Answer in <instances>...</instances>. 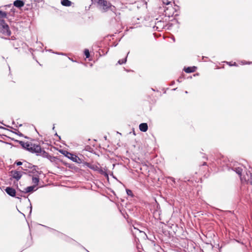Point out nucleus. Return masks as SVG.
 <instances>
[{
	"label": "nucleus",
	"mask_w": 252,
	"mask_h": 252,
	"mask_svg": "<svg viewBox=\"0 0 252 252\" xmlns=\"http://www.w3.org/2000/svg\"><path fill=\"white\" fill-rule=\"evenodd\" d=\"M60 152L64 155L65 157L71 159L73 161H77V159H79L78 157L71 153L65 151H61Z\"/></svg>",
	"instance_id": "nucleus-3"
},
{
	"label": "nucleus",
	"mask_w": 252,
	"mask_h": 252,
	"mask_svg": "<svg viewBox=\"0 0 252 252\" xmlns=\"http://www.w3.org/2000/svg\"><path fill=\"white\" fill-rule=\"evenodd\" d=\"M0 30L1 32L5 35L9 36L11 34L8 26L3 20H0Z\"/></svg>",
	"instance_id": "nucleus-2"
},
{
	"label": "nucleus",
	"mask_w": 252,
	"mask_h": 252,
	"mask_svg": "<svg viewBox=\"0 0 252 252\" xmlns=\"http://www.w3.org/2000/svg\"><path fill=\"white\" fill-rule=\"evenodd\" d=\"M19 143L20 144V145L24 148L28 150V151H30V148L31 147V145H32V143H30V142H24V141H20L19 142Z\"/></svg>",
	"instance_id": "nucleus-6"
},
{
	"label": "nucleus",
	"mask_w": 252,
	"mask_h": 252,
	"mask_svg": "<svg viewBox=\"0 0 252 252\" xmlns=\"http://www.w3.org/2000/svg\"><path fill=\"white\" fill-rule=\"evenodd\" d=\"M12 177L16 179L17 180H19L22 175V173L19 171H12L11 172Z\"/></svg>",
	"instance_id": "nucleus-5"
},
{
	"label": "nucleus",
	"mask_w": 252,
	"mask_h": 252,
	"mask_svg": "<svg viewBox=\"0 0 252 252\" xmlns=\"http://www.w3.org/2000/svg\"><path fill=\"white\" fill-rule=\"evenodd\" d=\"M61 3L62 5L66 6H70L71 4V2L69 0H63L61 1Z\"/></svg>",
	"instance_id": "nucleus-12"
},
{
	"label": "nucleus",
	"mask_w": 252,
	"mask_h": 252,
	"mask_svg": "<svg viewBox=\"0 0 252 252\" xmlns=\"http://www.w3.org/2000/svg\"><path fill=\"white\" fill-rule=\"evenodd\" d=\"M0 16L2 17H5L6 16V13L5 12L0 10Z\"/></svg>",
	"instance_id": "nucleus-19"
},
{
	"label": "nucleus",
	"mask_w": 252,
	"mask_h": 252,
	"mask_svg": "<svg viewBox=\"0 0 252 252\" xmlns=\"http://www.w3.org/2000/svg\"><path fill=\"white\" fill-rule=\"evenodd\" d=\"M230 65H232L230 63H228Z\"/></svg>",
	"instance_id": "nucleus-25"
},
{
	"label": "nucleus",
	"mask_w": 252,
	"mask_h": 252,
	"mask_svg": "<svg viewBox=\"0 0 252 252\" xmlns=\"http://www.w3.org/2000/svg\"><path fill=\"white\" fill-rule=\"evenodd\" d=\"M32 183L34 184V186H35L36 187L39 182V178L36 177H32Z\"/></svg>",
	"instance_id": "nucleus-13"
},
{
	"label": "nucleus",
	"mask_w": 252,
	"mask_h": 252,
	"mask_svg": "<svg viewBox=\"0 0 252 252\" xmlns=\"http://www.w3.org/2000/svg\"><path fill=\"white\" fill-rule=\"evenodd\" d=\"M30 151L32 153L39 154L41 153L42 150L40 146L32 144Z\"/></svg>",
	"instance_id": "nucleus-4"
},
{
	"label": "nucleus",
	"mask_w": 252,
	"mask_h": 252,
	"mask_svg": "<svg viewBox=\"0 0 252 252\" xmlns=\"http://www.w3.org/2000/svg\"><path fill=\"white\" fill-rule=\"evenodd\" d=\"M88 167L91 168V169H92L94 170H97L98 169V167L96 165H90V164H88Z\"/></svg>",
	"instance_id": "nucleus-14"
},
{
	"label": "nucleus",
	"mask_w": 252,
	"mask_h": 252,
	"mask_svg": "<svg viewBox=\"0 0 252 252\" xmlns=\"http://www.w3.org/2000/svg\"><path fill=\"white\" fill-rule=\"evenodd\" d=\"M84 53H85V55L86 57V58H89L90 57V53H89V51L88 49H85V51H84Z\"/></svg>",
	"instance_id": "nucleus-18"
},
{
	"label": "nucleus",
	"mask_w": 252,
	"mask_h": 252,
	"mask_svg": "<svg viewBox=\"0 0 252 252\" xmlns=\"http://www.w3.org/2000/svg\"><path fill=\"white\" fill-rule=\"evenodd\" d=\"M233 65L237 66L236 63H234V64H233Z\"/></svg>",
	"instance_id": "nucleus-24"
},
{
	"label": "nucleus",
	"mask_w": 252,
	"mask_h": 252,
	"mask_svg": "<svg viewBox=\"0 0 252 252\" xmlns=\"http://www.w3.org/2000/svg\"><path fill=\"white\" fill-rule=\"evenodd\" d=\"M126 193L128 195H132V191L130 189H126Z\"/></svg>",
	"instance_id": "nucleus-21"
},
{
	"label": "nucleus",
	"mask_w": 252,
	"mask_h": 252,
	"mask_svg": "<svg viewBox=\"0 0 252 252\" xmlns=\"http://www.w3.org/2000/svg\"><path fill=\"white\" fill-rule=\"evenodd\" d=\"M242 63L243 64H245V63L250 64L251 63V62L245 63V62H242Z\"/></svg>",
	"instance_id": "nucleus-23"
},
{
	"label": "nucleus",
	"mask_w": 252,
	"mask_h": 252,
	"mask_svg": "<svg viewBox=\"0 0 252 252\" xmlns=\"http://www.w3.org/2000/svg\"><path fill=\"white\" fill-rule=\"evenodd\" d=\"M5 191L7 194L11 196H14L16 194L15 190L10 187L6 188L5 189Z\"/></svg>",
	"instance_id": "nucleus-7"
},
{
	"label": "nucleus",
	"mask_w": 252,
	"mask_h": 252,
	"mask_svg": "<svg viewBox=\"0 0 252 252\" xmlns=\"http://www.w3.org/2000/svg\"><path fill=\"white\" fill-rule=\"evenodd\" d=\"M24 5V2L20 0H16L14 2V5L17 7L20 8L23 6Z\"/></svg>",
	"instance_id": "nucleus-8"
},
{
	"label": "nucleus",
	"mask_w": 252,
	"mask_h": 252,
	"mask_svg": "<svg viewBox=\"0 0 252 252\" xmlns=\"http://www.w3.org/2000/svg\"><path fill=\"white\" fill-rule=\"evenodd\" d=\"M43 155L44 157H46L48 159H49L50 160H51V158H52V157L51 156L48 155V154L47 153H46L44 151Z\"/></svg>",
	"instance_id": "nucleus-16"
},
{
	"label": "nucleus",
	"mask_w": 252,
	"mask_h": 252,
	"mask_svg": "<svg viewBox=\"0 0 252 252\" xmlns=\"http://www.w3.org/2000/svg\"><path fill=\"white\" fill-rule=\"evenodd\" d=\"M235 171L238 175H241L242 172V169L241 167L236 168Z\"/></svg>",
	"instance_id": "nucleus-15"
},
{
	"label": "nucleus",
	"mask_w": 252,
	"mask_h": 252,
	"mask_svg": "<svg viewBox=\"0 0 252 252\" xmlns=\"http://www.w3.org/2000/svg\"><path fill=\"white\" fill-rule=\"evenodd\" d=\"M35 186H32L28 187L25 189L24 192L28 193V192H31L36 190L35 189Z\"/></svg>",
	"instance_id": "nucleus-10"
},
{
	"label": "nucleus",
	"mask_w": 252,
	"mask_h": 252,
	"mask_svg": "<svg viewBox=\"0 0 252 252\" xmlns=\"http://www.w3.org/2000/svg\"><path fill=\"white\" fill-rule=\"evenodd\" d=\"M139 129L141 131L146 132L148 129V125L146 123H142L139 125Z\"/></svg>",
	"instance_id": "nucleus-9"
},
{
	"label": "nucleus",
	"mask_w": 252,
	"mask_h": 252,
	"mask_svg": "<svg viewBox=\"0 0 252 252\" xmlns=\"http://www.w3.org/2000/svg\"><path fill=\"white\" fill-rule=\"evenodd\" d=\"M126 58L124 60H119L118 61V63L119 64H121L125 63L126 62Z\"/></svg>",
	"instance_id": "nucleus-20"
},
{
	"label": "nucleus",
	"mask_w": 252,
	"mask_h": 252,
	"mask_svg": "<svg viewBox=\"0 0 252 252\" xmlns=\"http://www.w3.org/2000/svg\"><path fill=\"white\" fill-rule=\"evenodd\" d=\"M250 175H251V177L250 178H245V180L246 181V180H248V181H249L250 183L252 185V173H250Z\"/></svg>",
	"instance_id": "nucleus-17"
},
{
	"label": "nucleus",
	"mask_w": 252,
	"mask_h": 252,
	"mask_svg": "<svg viewBox=\"0 0 252 252\" xmlns=\"http://www.w3.org/2000/svg\"><path fill=\"white\" fill-rule=\"evenodd\" d=\"M94 2H97L100 9L103 12H106L108 9H111L113 6L109 2L104 0H92Z\"/></svg>",
	"instance_id": "nucleus-1"
},
{
	"label": "nucleus",
	"mask_w": 252,
	"mask_h": 252,
	"mask_svg": "<svg viewBox=\"0 0 252 252\" xmlns=\"http://www.w3.org/2000/svg\"><path fill=\"white\" fill-rule=\"evenodd\" d=\"M196 67L195 66L193 67H189L185 69V71L187 73H191L195 71Z\"/></svg>",
	"instance_id": "nucleus-11"
},
{
	"label": "nucleus",
	"mask_w": 252,
	"mask_h": 252,
	"mask_svg": "<svg viewBox=\"0 0 252 252\" xmlns=\"http://www.w3.org/2000/svg\"><path fill=\"white\" fill-rule=\"evenodd\" d=\"M15 163L17 165H21L22 164V162H21V161H17V162H16Z\"/></svg>",
	"instance_id": "nucleus-22"
}]
</instances>
